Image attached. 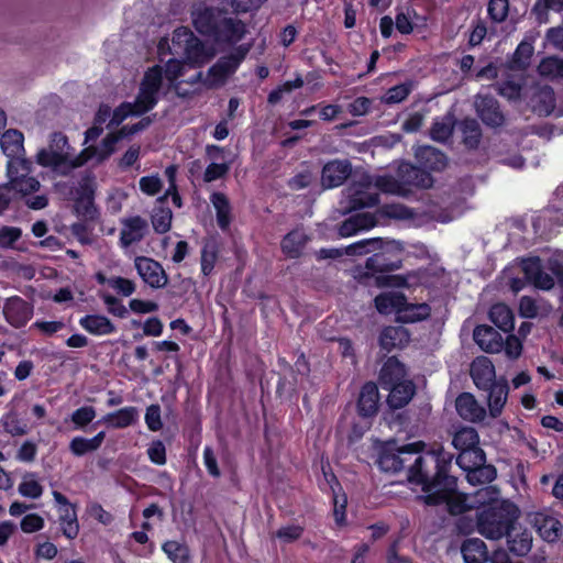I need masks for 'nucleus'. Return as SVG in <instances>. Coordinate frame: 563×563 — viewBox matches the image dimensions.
Returning <instances> with one entry per match:
<instances>
[{
	"mask_svg": "<svg viewBox=\"0 0 563 563\" xmlns=\"http://www.w3.org/2000/svg\"><path fill=\"white\" fill-rule=\"evenodd\" d=\"M217 261V247L214 243H206L201 250V272L205 276L211 274Z\"/></svg>",
	"mask_w": 563,
	"mask_h": 563,
	"instance_id": "obj_60",
	"label": "nucleus"
},
{
	"mask_svg": "<svg viewBox=\"0 0 563 563\" xmlns=\"http://www.w3.org/2000/svg\"><path fill=\"white\" fill-rule=\"evenodd\" d=\"M411 333L402 325H389V351L394 347L402 349L410 342Z\"/></svg>",
	"mask_w": 563,
	"mask_h": 563,
	"instance_id": "obj_57",
	"label": "nucleus"
},
{
	"mask_svg": "<svg viewBox=\"0 0 563 563\" xmlns=\"http://www.w3.org/2000/svg\"><path fill=\"white\" fill-rule=\"evenodd\" d=\"M426 448L423 441L398 445L395 439H389V472L398 473L409 468L415 457L422 454Z\"/></svg>",
	"mask_w": 563,
	"mask_h": 563,
	"instance_id": "obj_11",
	"label": "nucleus"
},
{
	"mask_svg": "<svg viewBox=\"0 0 563 563\" xmlns=\"http://www.w3.org/2000/svg\"><path fill=\"white\" fill-rule=\"evenodd\" d=\"M96 417V410L91 406H85L76 409L71 413V421L77 429H84L88 426Z\"/></svg>",
	"mask_w": 563,
	"mask_h": 563,
	"instance_id": "obj_61",
	"label": "nucleus"
},
{
	"mask_svg": "<svg viewBox=\"0 0 563 563\" xmlns=\"http://www.w3.org/2000/svg\"><path fill=\"white\" fill-rule=\"evenodd\" d=\"M489 320L501 331L508 333L514 330L515 317L511 309L503 302L495 303L488 311Z\"/></svg>",
	"mask_w": 563,
	"mask_h": 563,
	"instance_id": "obj_36",
	"label": "nucleus"
},
{
	"mask_svg": "<svg viewBox=\"0 0 563 563\" xmlns=\"http://www.w3.org/2000/svg\"><path fill=\"white\" fill-rule=\"evenodd\" d=\"M139 185L140 189L148 196L158 194L163 188V181L157 175L142 177Z\"/></svg>",
	"mask_w": 563,
	"mask_h": 563,
	"instance_id": "obj_64",
	"label": "nucleus"
},
{
	"mask_svg": "<svg viewBox=\"0 0 563 563\" xmlns=\"http://www.w3.org/2000/svg\"><path fill=\"white\" fill-rule=\"evenodd\" d=\"M397 175L402 184L417 188L428 189L431 188L434 183L429 170L422 168L419 164L413 165L411 163L404 162L398 166Z\"/></svg>",
	"mask_w": 563,
	"mask_h": 563,
	"instance_id": "obj_16",
	"label": "nucleus"
},
{
	"mask_svg": "<svg viewBox=\"0 0 563 563\" xmlns=\"http://www.w3.org/2000/svg\"><path fill=\"white\" fill-rule=\"evenodd\" d=\"M134 265L139 276L150 287L158 289L167 285L168 276L157 261L145 256H137Z\"/></svg>",
	"mask_w": 563,
	"mask_h": 563,
	"instance_id": "obj_12",
	"label": "nucleus"
},
{
	"mask_svg": "<svg viewBox=\"0 0 563 563\" xmlns=\"http://www.w3.org/2000/svg\"><path fill=\"white\" fill-rule=\"evenodd\" d=\"M538 73L552 79L563 78V59L556 56L544 57L538 66Z\"/></svg>",
	"mask_w": 563,
	"mask_h": 563,
	"instance_id": "obj_50",
	"label": "nucleus"
},
{
	"mask_svg": "<svg viewBox=\"0 0 563 563\" xmlns=\"http://www.w3.org/2000/svg\"><path fill=\"white\" fill-rule=\"evenodd\" d=\"M382 246H383L382 239L362 240L354 244L349 245L344 250V254H346V255H364L371 251L382 249Z\"/></svg>",
	"mask_w": 563,
	"mask_h": 563,
	"instance_id": "obj_56",
	"label": "nucleus"
},
{
	"mask_svg": "<svg viewBox=\"0 0 563 563\" xmlns=\"http://www.w3.org/2000/svg\"><path fill=\"white\" fill-rule=\"evenodd\" d=\"M465 473L467 482L474 486L489 484L497 477L496 467L492 464H487L486 462L470 468Z\"/></svg>",
	"mask_w": 563,
	"mask_h": 563,
	"instance_id": "obj_44",
	"label": "nucleus"
},
{
	"mask_svg": "<svg viewBox=\"0 0 563 563\" xmlns=\"http://www.w3.org/2000/svg\"><path fill=\"white\" fill-rule=\"evenodd\" d=\"M407 369L397 356H389V411L404 408L416 395V385L405 379Z\"/></svg>",
	"mask_w": 563,
	"mask_h": 563,
	"instance_id": "obj_9",
	"label": "nucleus"
},
{
	"mask_svg": "<svg viewBox=\"0 0 563 563\" xmlns=\"http://www.w3.org/2000/svg\"><path fill=\"white\" fill-rule=\"evenodd\" d=\"M341 201L344 212H351L365 207H373L378 202V187L373 185L369 177L362 175L354 179L343 191Z\"/></svg>",
	"mask_w": 563,
	"mask_h": 563,
	"instance_id": "obj_10",
	"label": "nucleus"
},
{
	"mask_svg": "<svg viewBox=\"0 0 563 563\" xmlns=\"http://www.w3.org/2000/svg\"><path fill=\"white\" fill-rule=\"evenodd\" d=\"M10 185L13 192H20L22 196H30L41 188V183L35 177H21L10 183Z\"/></svg>",
	"mask_w": 563,
	"mask_h": 563,
	"instance_id": "obj_58",
	"label": "nucleus"
},
{
	"mask_svg": "<svg viewBox=\"0 0 563 563\" xmlns=\"http://www.w3.org/2000/svg\"><path fill=\"white\" fill-rule=\"evenodd\" d=\"M186 60L194 67H200L208 63L213 56L214 51L208 48L197 36L191 42L187 51L183 54Z\"/></svg>",
	"mask_w": 563,
	"mask_h": 563,
	"instance_id": "obj_37",
	"label": "nucleus"
},
{
	"mask_svg": "<svg viewBox=\"0 0 563 563\" xmlns=\"http://www.w3.org/2000/svg\"><path fill=\"white\" fill-rule=\"evenodd\" d=\"M191 20L197 32L217 43L235 44L246 32L241 20L228 16L224 10L202 3L192 8Z\"/></svg>",
	"mask_w": 563,
	"mask_h": 563,
	"instance_id": "obj_3",
	"label": "nucleus"
},
{
	"mask_svg": "<svg viewBox=\"0 0 563 563\" xmlns=\"http://www.w3.org/2000/svg\"><path fill=\"white\" fill-rule=\"evenodd\" d=\"M454 455L442 445L433 446L415 457L408 468L409 483L420 486L423 495L417 497L426 506L435 507L459 481L451 473Z\"/></svg>",
	"mask_w": 563,
	"mask_h": 563,
	"instance_id": "obj_2",
	"label": "nucleus"
},
{
	"mask_svg": "<svg viewBox=\"0 0 563 563\" xmlns=\"http://www.w3.org/2000/svg\"><path fill=\"white\" fill-rule=\"evenodd\" d=\"M487 13L492 22L501 23L506 21L509 13V0H489Z\"/></svg>",
	"mask_w": 563,
	"mask_h": 563,
	"instance_id": "obj_55",
	"label": "nucleus"
},
{
	"mask_svg": "<svg viewBox=\"0 0 563 563\" xmlns=\"http://www.w3.org/2000/svg\"><path fill=\"white\" fill-rule=\"evenodd\" d=\"M109 286L118 294L129 297L135 291V284L124 277L113 276L109 278Z\"/></svg>",
	"mask_w": 563,
	"mask_h": 563,
	"instance_id": "obj_63",
	"label": "nucleus"
},
{
	"mask_svg": "<svg viewBox=\"0 0 563 563\" xmlns=\"http://www.w3.org/2000/svg\"><path fill=\"white\" fill-rule=\"evenodd\" d=\"M79 324L93 335H106L115 331V325L111 320L101 314H87L79 320Z\"/></svg>",
	"mask_w": 563,
	"mask_h": 563,
	"instance_id": "obj_34",
	"label": "nucleus"
},
{
	"mask_svg": "<svg viewBox=\"0 0 563 563\" xmlns=\"http://www.w3.org/2000/svg\"><path fill=\"white\" fill-rule=\"evenodd\" d=\"M195 37L196 35L190 29L186 26L177 27L173 33L170 53L174 55H183Z\"/></svg>",
	"mask_w": 563,
	"mask_h": 563,
	"instance_id": "obj_49",
	"label": "nucleus"
},
{
	"mask_svg": "<svg viewBox=\"0 0 563 563\" xmlns=\"http://www.w3.org/2000/svg\"><path fill=\"white\" fill-rule=\"evenodd\" d=\"M104 438L106 433L103 431H100L91 439L75 437L69 443V451L75 456H82L89 452H95L101 446Z\"/></svg>",
	"mask_w": 563,
	"mask_h": 563,
	"instance_id": "obj_39",
	"label": "nucleus"
},
{
	"mask_svg": "<svg viewBox=\"0 0 563 563\" xmlns=\"http://www.w3.org/2000/svg\"><path fill=\"white\" fill-rule=\"evenodd\" d=\"M166 199V195L159 197L156 200L151 214L153 229L158 234L168 232L172 227L173 212L168 207L165 206Z\"/></svg>",
	"mask_w": 563,
	"mask_h": 563,
	"instance_id": "obj_29",
	"label": "nucleus"
},
{
	"mask_svg": "<svg viewBox=\"0 0 563 563\" xmlns=\"http://www.w3.org/2000/svg\"><path fill=\"white\" fill-rule=\"evenodd\" d=\"M461 553L465 563L488 562L486 543L479 538H467L461 544Z\"/></svg>",
	"mask_w": 563,
	"mask_h": 563,
	"instance_id": "obj_28",
	"label": "nucleus"
},
{
	"mask_svg": "<svg viewBox=\"0 0 563 563\" xmlns=\"http://www.w3.org/2000/svg\"><path fill=\"white\" fill-rule=\"evenodd\" d=\"M364 283L368 286H387V256L385 253H376L366 261Z\"/></svg>",
	"mask_w": 563,
	"mask_h": 563,
	"instance_id": "obj_18",
	"label": "nucleus"
},
{
	"mask_svg": "<svg viewBox=\"0 0 563 563\" xmlns=\"http://www.w3.org/2000/svg\"><path fill=\"white\" fill-rule=\"evenodd\" d=\"M210 200L216 209L217 223L219 228L221 230H227L231 223V205L229 199L222 192H213Z\"/></svg>",
	"mask_w": 563,
	"mask_h": 563,
	"instance_id": "obj_42",
	"label": "nucleus"
},
{
	"mask_svg": "<svg viewBox=\"0 0 563 563\" xmlns=\"http://www.w3.org/2000/svg\"><path fill=\"white\" fill-rule=\"evenodd\" d=\"M409 257H411V252L405 247L402 242L389 239V289H416L422 284V269H412L406 274H391L402 268Z\"/></svg>",
	"mask_w": 563,
	"mask_h": 563,
	"instance_id": "obj_8",
	"label": "nucleus"
},
{
	"mask_svg": "<svg viewBox=\"0 0 563 563\" xmlns=\"http://www.w3.org/2000/svg\"><path fill=\"white\" fill-rule=\"evenodd\" d=\"M475 343L487 353H498L504 349L501 334L490 325L479 324L473 331Z\"/></svg>",
	"mask_w": 563,
	"mask_h": 563,
	"instance_id": "obj_22",
	"label": "nucleus"
},
{
	"mask_svg": "<svg viewBox=\"0 0 563 563\" xmlns=\"http://www.w3.org/2000/svg\"><path fill=\"white\" fill-rule=\"evenodd\" d=\"M537 104L534 106L536 111L540 114L550 115L555 109V95L551 87H543L538 96Z\"/></svg>",
	"mask_w": 563,
	"mask_h": 563,
	"instance_id": "obj_53",
	"label": "nucleus"
},
{
	"mask_svg": "<svg viewBox=\"0 0 563 563\" xmlns=\"http://www.w3.org/2000/svg\"><path fill=\"white\" fill-rule=\"evenodd\" d=\"M371 459L382 472H387L385 466L387 459V442L373 439L371 445Z\"/></svg>",
	"mask_w": 563,
	"mask_h": 563,
	"instance_id": "obj_59",
	"label": "nucleus"
},
{
	"mask_svg": "<svg viewBox=\"0 0 563 563\" xmlns=\"http://www.w3.org/2000/svg\"><path fill=\"white\" fill-rule=\"evenodd\" d=\"M22 230L16 227L3 225L0 228V247L10 249L20 240Z\"/></svg>",
	"mask_w": 563,
	"mask_h": 563,
	"instance_id": "obj_62",
	"label": "nucleus"
},
{
	"mask_svg": "<svg viewBox=\"0 0 563 563\" xmlns=\"http://www.w3.org/2000/svg\"><path fill=\"white\" fill-rule=\"evenodd\" d=\"M103 419L112 428L123 429L136 422L137 409L135 407H124L114 412L108 413Z\"/></svg>",
	"mask_w": 563,
	"mask_h": 563,
	"instance_id": "obj_43",
	"label": "nucleus"
},
{
	"mask_svg": "<svg viewBox=\"0 0 563 563\" xmlns=\"http://www.w3.org/2000/svg\"><path fill=\"white\" fill-rule=\"evenodd\" d=\"M18 490L22 496L29 497L32 499L40 498L43 494V487L37 482L36 475L34 473L24 474L23 479L20 483Z\"/></svg>",
	"mask_w": 563,
	"mask_h": 563,
	"instance_id": "obj_52",
	"label": "nucleus"
},
{
	"mask_svg": "<svg viewBox=\"0 0 563 563\" xmlns=\"http://www.w3.org/2000/svg\"><path fill=\"white\" fill-rule=\"evenodd\" d=\"M122 225L120 242L123 247L142 241L147 230V221L140 216L122 220Z\"/></svg>",
	"mask_w": 563,
	"mask_h": 563,
	"instance_id": "obj_24",
	"label": "nucleus"
},
{
	"mask_svg": "<svg viewBox=\"0 0 563 563\" xmlns=\"http://www.w3.org/2000/svg\"><path fill=\"white\" fill-rule=\"evenodd\" d=\"M454 455L442 445L433 446L415 457L408 468L409 483L420 486L423 495L417 497L426 506L435 507L459 481L451 473Z\"/></svg>",
	"mask_w": 563,
	"mask_h": 563,
	"instance_id": "obj_1",
	"label": "nucleus"
},
{
	"mask_svg": "<svg viewBox=\"0 0 563 563\" xmlns=\"http://www.w3.org/2000/svg\"><path fill=\"white\" fill-rule=\"evenodd\" d=\"M488 393L487 395V405L489 410V416L492 418H498L506 405L508 394H509V385L505 377L498 378L492 386H488L484 389Z\"/></svg>",
	"mask_w": 563,
	"mask_h": 563,
	"instance_id": "obj_19",
	"label": "nucleus"
},
{
	"mask_svg": "<svg viewBox=\"0 0 563 563\" xmlns=\"http://www.w3.org/2000/svg\"><path fill=\"white\" fill-rule=\"evenodd\" d=\"M452 445L459 452L476 448L479 445V435L473 427H463L454 433Z\"/></svg>",
	"mask_w": 563,
	"mask_h": 563,
	"instance_id": "obj_45",
	"label": "nucleus"
},
{
	"mask_svg": "<svg viewBox=\"0 0 563 563\" xmlns=\"http://www.w3.org/2000/svg\"><path fill=\"white\" fill-rule=\"evenodd\" d=\"M309 240V235L302 229H295L284 236L282 250L288 257L298 258Z\"/></svg>",
	"mask_w": 563,
	"mask_h": 563,
	"instance_id": "obj_31",
	"label": "nucleus"
},
{
	"mask_svg": "<svg viewBox=\"0 0 563 563\" xmlns=\"http://www.w3.org/2000/svg\"><path fill=\"white\" fill-rule=\"evenodd\" d=\"M455 409L457 415L466 421L481 422L486 417L485 408L471 393H462L456 397Z\"/></svg>",
	"mask_w": 563,
	"mask_h": 563,
	"instance_id": "obj_20",
	"label": "nucleus"
},
{
	"mask_svg": "<svg viewBox=\"0 0 563 563\" xmlns=\"http://www.w3.org/2000/svg\"><path fill=\"white\" fill-rule=\"evenodd\" d=\"M462 142L468 150H476L482 140V130L475 119H465L462 122Z\"/></svg>",
	"mask_w": 563,
	"mask_h": 563,
	"instance_id": "obj_47",
	"label": "nucleus"
},
{
	"mask_svg": "<svg viewBox=\"0 0 563 563\" xmlns=\"http://www.w3.org/2000/svg\"><path fill=\"white\" fill-rule=\"evenodd\" d=\"M486 462V454L484 450L478 445L476 448L463 450L459 452L456 456V464L464 471H468L474 466H478Z\"/></svg>",
	"mask_w": 563,
	"mask_h": 563,
	"instance_id": "obj_48",
	"label": "nucleus"
},
{
	"mask_svg": "<svg viewBox=\"0 0 563 563\" xmlns=\"http://www.w3.org/2000/svg\"><path fill=\"white\" fill-rule=\"evenodd\" d=\"M351 173L352 165L349 161H330L322 168L321 184L324 188L339 187L350 177Z\"/></svg>",
	"mask_w": 563,
	"mask_h": 563,
	"instance_id": "obj_17",
	"label": "nucleus"
},
{
	"mask_svg": "<svg viewBox=\"0 0 563 563\" xmlns=\"http://www.w3.org/2000/svg\"><path fill=\"white\" fill-rule=\"evenodd\" d=\"M475 109L482 122L489 128H500L505 123V115L500 110L498 100L490 95H478Z\"/></svg>",
	"mask_w": 563,
	"mask_h": 563,
	"instance_id": "obj_13",
	"label": "nucleus"
},
{
	"mask_svg": "<svg viewBox=\"0 0 563 563\" xmlns=\"http://www.w3.org/2000/svg\"><path fill=\"white\" fill-rule=\"evenodd\" d=\"M431 316V307L427 302L410 303L399 317H396V322L400 324L416 323L429 319Z\"/></svg>",
	"mask_w": 563,
	"mask_h": 563,
	"instance_id": "obj_40",
	"label": "nucleus"
},
{
	"mask_svg": "<svg viewBox=\"0 0 563 563\" xmlns=\"http://www.w3.org/2000/svg\"><path fill=\"white\" fill-rule=\"evenodd\" d=\"M415 157L417 163L422 168L429 170L430 174L432 172H442L448 164L446 155L430 145L419 146L416 150Z\"/></svg>",
	"mask_w": 563,
	"mask_h": 563,
	"instance_id": "obj_23",
	"label": "nucleus"
},
{
	"mask_svg": "<svg viewBox=\"0 0 563 563\" xmlns=\"http://www.w3.org/2000/svg\"><path fill=\"white\" fill-rule=\"evenodd\" d=\"M451 490L442 499H439L437 506L445 505L449 514L453 516L462 515L471 509L467 496L459 490L457 481L453 483Z\"/></svg>",
	"mask_w": 563,
	"mask_h": 563,
	"instance_id": "obj_33",
	"label": "nucleus"
},
{
	"mask_svg": "<svg viewBox=\"0 0 563 563\" xmlns=\"http://www.w3.org/2000/svg\"><path fill=\"white\" fill-rule=\"evenodd\" d=\"M59 525L63 534L68 539H75L79 533V523L75 506L59 509Z\"/></svg>",
	"mask_w": 563,
	"mask_h": 563,
	"instance_id": "obj_46",
	"label": "nucleus"
},
{
	"mask_svg": "<svg viewBox=\"0 0 563 563\" xmlns=\"http://www.w3.org/2000/svg\"><path fill=\"white\" fill-rule=\"evenodd\" d=\"M1 424L4 431L12 437H21L29 432L27 426L13 412L4 415L1 419Z\"/></svg>",
	"mask_w": 563,
	"mask_h": 563,
	"instance_id": "obj_54",
	"label": "nucleus"
},
{
	"mask_svg": "<svg viewBox=\"0 0 563 563\" xmlns=\"http://www.w3.org/2000/svg\"><path fill=\"white\" fill-rule=\"evenodd\" d=\"M519 508L509 500H492L476 510L477 531L487 539L499 540L517 523Z\"/></svg>",
	"mask_w": 563,
	"mask_h": 563,
	"instance_id": "obj_5",
	"label": "nucleus"
},
{
	"mask_svg": "<svg viewBox=\"0 0 563 563\" xmlns=\"http://www.w3.org/2000/svg\"><path fill=\"white\" fill-rule=\"evenodd\" d=\"M508 550L516 556H526L532 548V534L528 529L516 527L505 534Z\"/></svg>",
	"mask_w": 563,
	"mask_h": 563,
	"instance_id": "obj_25",
	"label": "nucleus"
},
{
	"mask_svg": "<svg viewBox=\"0 0 563 563\" xmlns=\"http://www.w3.org/2000/svg\"><path fill=\"white\" fill-rule=\"evenodd\" d=\"M379 393L378 387L373 382H367L361 389L357 409L362 417H372L378 410Z\"/></svg>",
	"mask_w": 563,
	"mask_h": 563,
	"instance_id": "obj_26",
	"label": "nucleus"
},
{
	"mask_svg": "<svg viewBox=\"0 0 563 563\" xmlns=\"http://www.w3.org/2000/svg\"><path fill=\"white\" fill-rule=\"evenodd\" d=\"M68 139L62 132L51 134L49 144L36 154V162L43 167H49L60 176H67L77 167L85 165L95 154L93 146L82 150L77 156L69 154Z\"/></svg>",
	"mask_w": 563,
	"mask_h": 563,
	"instance_id": "obj_4",
	"label": "nucleus"
},
{
	"mask_svg": "<svg viewBox=\"0 0 563 563\" xmlns=\"http://www.w3.org/2000/svg\"><path fill=\"white\" fill-rule=\"evenodd\" d=\"M163 551L173 563H189V549L184 543L175 540L166 541L163 544Z\"/></svg>",
	"mask_w": 563,
	"mask_h": 563,
	"instance_id": "obj_51",
	"label": "nucleus"
},
{
	"mask_svg": "<svg viewBox=\"0 0 563 563\" xmlns=\"http://www.w3.org/2000/svg\"><path fill=\"white\" fill-rule=\"evenodd\" d=\"M163 84L161 66L150 68L140 85V90L134 102H123L111 117L110 126L119 125L130 115H141L152 110L158 101V92Z\"/></svg>",
	"mask_w": 563,
	"mask_h": 563,
	"instance_id": "obj_6",
	"label": "nucleus"
},
{
	"mask_svg": "<svg viewBox=\"0 0 563 563\" xmlns=\"http://www.w3.org/2000/svg\"><path fill=\"white\" fill-rule=\"evenodd\" d=\"M249 51L250 46L246 45L235 47L229 55L219 58L216 63V69L222 68L228 76H231L244 60Z\"/></svg>",
	"mask_w": 563,
	"mask_h": 563,
	"instance_id": "obj_41",
	"label": "nucleus"
},
{
	"mask_svg": "<svg viewBox=\"0 0 563 563\" xmlns=\"http://www.w3.org/2000/svg\"><path fill=\"white\" fill-rule=\"evenodd\" d=\"M163 84L161 66L150 68L140 85V90L134 102H123L111 117L110 126L119 125L130 115H141L152 110L158 101V92Z\"/></svg>",
	"mask_w": 563,
	"mask_h": 563,
	"instance_id": "obj_7",
	"label": "nucleus"
},
{
	"mask_svg": "<svg viewBox=\"0 0 563 563\" xmlns=\"http://www.w3.org/2000/svg\"><path fill=\"white\" fill-rule=\"evenodd\" d=\"M3 316L12 327L21 328L32 319L33 306L21 297L13 296L5 300Z\"/></svg>",
	"mask_w": 563,
	"mask_h": 563,
	"instance_id": "obj_14",
	"label": "nucleus"
},
{
	"mask_svg": "<svg viewBox=\"0 0 563 563\" xmlns=\"http://www.w3.org/2000/svg\"><path fill=\"white\" fill-rule=\"evenodd\" d=\"M377 223L376 217L369 212L357 213L347 218L339 228L341 236H351L362 230H368Z\"/></svg>",
	"mask_w": 563,
	"mask_h": 563,
	"instance_id": "obj_27",
	"label": "nucleus"
},
{
	"mask_svg": "<svg viewBox=\"0 0 563 563\" xmlns=\"http://www.w3.org/2000/svg\"><path fill=\"white\" fill-rule=\"evenodd\" d=\"M534 47L530 42L522 41L516 47L512 56L508 60V67L511 70L525 71L531 64Z\"/></svg>",
	"mask_w": 563,
	"mask_h": 563,
	"instance_id": "obj_38",
	"label": "nucleus"
},
{
	"mask_svg": "<svg viewBox=\"0 0 563 563\" xmlns=\"http://www.w3.org/2000/svg\"><path fill=\"white\" fill-rule=\"evenodd\" d=\"M534 526L540 537L547 542H555L561 536L562 523L552 516L537 514Z\"/></svg>",
	"mask_w": 563,
	"mask_h": 563,
	"instance_id": "obj_30",
	"label": "nucleus"
},
{
	"mask_svg": "<svg viewBox=\"0 0 563 563\" xmlns=\"http://www.w3.org/2000/svg\"><path fill=\"white\" fill-rule=\"evenodd\" d=\"M95 192L93 178L86 175L79 181L78 188L76 189V208L77 210L82 209L85 214H91L92 200Z\"/></svg>",
	"mask_w": 563,
	"mask_h": 563,
	"instance_id": "obj_35",
	"label": "nucleus"
},
{
	"mask_svg": "<svg viewBox=\"0 0 563 563\" xmlns=\"http://www.w3.org/2000/svg\"><path fill=\"white\" fill-rule=\"evenodd\" d=\"M23 133L15 129L7 130L0 139V145L9 158H20L24 154Z\"/></svg>",
	"mask_w": 563,
	"mask_h": 563,
	"instance_id": "obj_32",
	"label": "nucleus"
},
{
	"mask_svg": "<svg viewBox=\"0 0 563 563\" xmlns=\"http://www.w3.org/2000/svg\"><path fill=\"white\" fill-rule=\"evenodd\" d=\"M470 374L473 383L481 390L497 380L495 366L486 356H478L472 362Z\"/></svg>",
	"mask_w": 563,
	"mask_h": 563,
	"instance_id": "obj_21",
	"label": "nucleus"
},
{
	"mask_svg": "<svg viewBox=\"0 0 563 563\" xmlns=\"http://www.w3.org/2000/svg\"><path fill=\"white\" fill-rule=\"evenodd\" d=\"M521 268L525 278L536 288L541 290H550L554 287V278L551 274L543 271L539 256L525 258L522 261Z\"/></svg>",
	"mask_w": 563,
	"mask_h": 563,
	"instance_id": "obj_15",
	"label": "nucleus"
}]
</instances>
